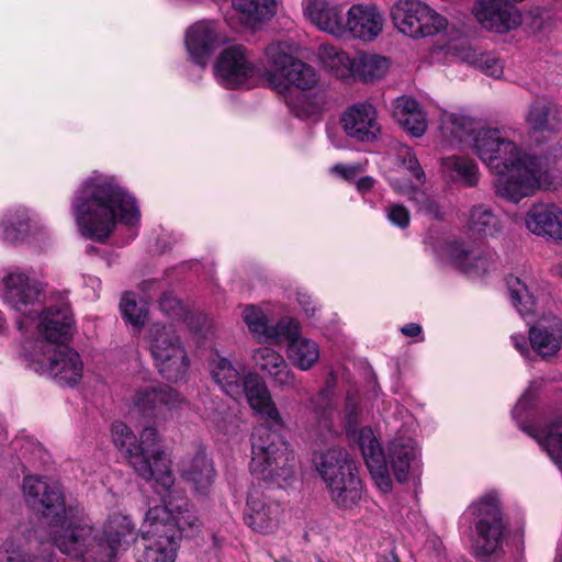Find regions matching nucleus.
Listing matches in <instances>:
<instances>
[{"instance_id":"1","label":"nucleus","mask_w":562,"mask_h":562,"mask_svg":"<svg viewBox=\"0 0 562 562\" xmlns=\"http://www.w3.org/2000/svg\"><path fill=\"white\" fill-rule=\"evenodd\" d=\"M29 505L42 510V517L52 528V542L64 553L82 562H116L136 539L131 519L111 516L101 531H95L82 510L66 508L58 483H49L36 475H25L22 484Z\"/></svg>"},{"instance_id":"2","label":"nucleus","mask_w":562,"mask_h":562,"mask_svg":"<svg viewBox=\"0 0 562 562\" xmlns=\"http://www.w3.org/2000/svg\"><path fill=\"white\" fill-rule=\"evenodd\" d=\"M71 213L85 238L104 243L119 227L133 240L139 232L140 210L135 196L110 175L94 172L71 200Z\"/></svg>"},{"instance_id":"3","label":"nucleus","mask_w":562,"mask_h":562,"mask_svg":"<svg viewBox=\"0 0 562 562\" xmlns=\"http://www.w3.org/2000/svg\"><path fill=\"white\" fill-rule=\"evenodd\" d=\"M243 394L250 407L267 423L255 428L251 435V474L280 488L288 486L294 477L295 458L288 443L271 428H282L283 418L273 402L265 381L257 373H247Z\"/></svg>"},{"instance_id":"4","label":"nucleus","mask_w":562,"mask_h":562,"mask_svg":"<svg viewBox=\"0 0 562 562\" xmlns=\"http://www.w3.org/2000/svg\"><path fill=\"white\" fill-rule=\"evenodd\" d=\"M243 394L250 407L267 423L255 428L251 435V474L280 488L288 486L294 477L295 458L288 443L271 428H282L283 418L273 402L265 381L257 373H247Z\"/></svg>"},{"instance_id":"5","label":"nucleus","mask_w":562,"mask_h":562,"mask_svg":"<svg viewBox=\"0 0 562 562\" xmlns=\"http://www.w3.org/2000/svg\"><path fill=\"white\" fill-rule=\"evenodd\" d=\"M267 79L284 98L292 114L306 121L316 113V70L290 46L272 42L265 50Z\"/></svg>"},{"instance_id":"6","label":"nucleus","mask_w":562,"mask_h":562,"mask_svg":"<svg viewBox=\"0 0 562 562\" xmlns=\"http://www.w3.org/2000/svg\"><path fill=\"white\" fill-rule=\"evenodd\" d=\"M114 446L122 451L130 465L145 481H155L159 486L170 487L175 477L170 460L159 446L155 427H145L136 438L133 430L123 422H114L111 427Z\"/></svg>"},{"instance_id":"7","label":"nucleus","mask_w":562,"mask_h":562,"mask_svg":"<svg viewBox=\"0 0 562 562\" xmlns=\"http://www.w3.org/2000/svg\"><path fill=\"white\" fill-rule=\"evenodd\" d=\"M318 476L338 509L355 513L360 508L363 483L356 461L344 448L331 447L322 453Z\"/></svg>"},{"instance_id":"8","label":"nucleus","mask_w":562,"mask_h":562,"mask_svg":"<svg viewBox=\"0 0 562 562\" xmlns=\"http://www.w3.org/2000/svg\"><path fill=\"white\" fill-rule=\"evenodd\" d=\"M22 349L29 368L37 374L48 376L61 386L74 387L80 383L83 361L74 348L43 339H29L23 342Z\"/></svg>"},{"instance_id":"9","label":"nucleus","mask_w":562,"mask_h":562,"mask_svg":"<svg viewBox=\"0 0 562 562\" xmlns=\"http://www.w3.org/2000/svg\"><path fill=\"white\" fill-rule=\"evenodd\" d=\"M0 297L4 305L19 314L16 327L23 331L33 322L49 295L46 283L34 271L22 267H9L1 277Z\"/></svg>"},{"instance_id":"10","label":"nucleus","mask_w":562,"mask_h":562,"mask_svg":"<svg viewBox=\"0 0 562 562\" xmlns=\"http://www.w3.org/2000/svg\"><path fill=\"white\" fill-rule=\"evenodd\" d=\"M148 349L160 375L180 382L190 369L188 351L172 325L156 323L147 331Z\"/></svg>"},{"instance_id":"11","label":"nucleus","mask_w":562,"mask_h":562,"mask_svg":"<svg viewBox=\"0 0 562 562\" xmlns=\"http://www.w3.org/2000/svg\"><path fill=\"white\" fill-rule=\"evenodd\" d=\"M495 192L507 201L518 203L532 195L548 180L549 161L546 157L519 155L506 170L495 172Z\"/></svg>"},{"instance_id":"12","label":"nucleus","mask_w":562,"mask_h":562,"mask_svg":"<svg viewBox=\"0 0 562 562\" xmlns=\"http://www.w3.org/2000/svg\"><path fill=\"white\" fill-rule=\"evenodd\" d=\"M469 510L474 516L476 538L473 549L477 557L487 558L502 548L506 522L496 492H487Z\"/></svg>"},{"instance_id":"13","label":"nucleus","mask_w":562,"mask_h":562,"mask_svg":"<svg viewBox=\"0 0 562 562\" xmlns=\"http://www.w3.org/2000/svg\"><path fill=\"white\" fill-rule=\"evenodd\" d=\"M168 516L164 508H149L140 532L146 541L139 562H175L179 548V530L172 527L164 528L161 520Z\"/></svg>"},{"instance_id":"14","label":"nucleus","mask_w":562,"mask_h":562,"mask_svg":"<svg viewBox=\"0 0 562 562\" xmlns=\"http://www.w3.org/2000/svg\"><path fill=\"white\" fill-rule=\"evenodd\" d=\"M394 26L413 38L427 37L442 31L445 16L420 0H398L391 10Z\"/></svg>"},{"instance_id":"15","label":"nucleus","mask_w":562,"mask_h":562,"mask_svg":"<svg viewBox=\"0 0 562 562\" xmlns=\"http://www.w3.org/2000/svg\"><path fill=\"white\" fill-rule=\"evenodd\" d=\"M42 306L35 319L38 337L45 342L60 344L67 341L74 331V316L68 302V294L63 291H53Z\"/></svg>"},{"instance_id":"16","label":"nucleus","mask_w":562,"mask_h":562,"mask_svg":"<svg viewBox=\"0 0 562 562\" xmlns=\"http://www.w3.org/2000/svg\"><path fill=\"white\" fill-rule=\"evenodd\" d=\"M259 74L256 59L243 45L222 50L214 65L216 80L226 88L249 87Z\"/></svg>"},{"instance_id":"17","label":"nucleus","mask_w":562,"mask_h":562,"mask_svg":"<svg viewBox=\"0 0 562 562\" xmlns=\"http://www.w3.org/2000/svg\"><path fill=\"white\" fill-rule=\"evenodd\" d=\"M477 157L494 172L506 170L521 155L517 145L497 128H481L472 137Z\"/></svg>"},{"instance_id":"18","label":"nucleus","mask_w":562,"mask_h":562,"mask_svg":"<svg viewBox=\"0 0 562 562\" xmlns=\"http://www.w3.org/2000/svg\"><path fill=\"white\" fill-rule=\"evenodd\" d=\"M224 43L220 24L212 20H201L186 32L184 44L190 60L204 68L214 52Z\"/></svg>"},{"instance_id":"19","label":"nucleus","mask_w":562,"mask_h":562,"mask_svg":"<svg viewBox=\"0 0 562 562\" xmlns=\"http://www.w3.org/2000/svg\"><path fill=\"white\" fill-rule=\"evenodd\" d=\"M443 255L457 270L469 277L485 274L493 263V256L490 252L474 247L471 241L460 238L446 241Z\"/></svg>"},{"instance_id":"20","label":"nucleus","mask_w":562,"mask_h":562,"mask_svg":"<svg viewBox=\"0 0 562 562\" xmlns=\"http://www.w3.org/2000/svg\"><path fill=\"white\" fill-rule=\"evenodd\" d=\"M167 495L164 496V505L155 506L154 508H164L168 516L160 519L164 528L172 527L179 530V541L184 532L193 533L199 530L201 522L196 515L193 505L184 497L181 491L173 490V484L170 487L160 486Z\"/></svg>"},{"instance_id":"21","label":"nucleus","mask_w":562,"mask_h":562,"mask_svg":"<svg viewBox=\"0 0 562 562\" xmlns=\"http://www.w3.org/2000/svg\"><path fill=\"white\" fill-rule=\"evenodd\" d=\"M134 406L144 415L151 418L165 417V413L180 409L184 397L168 385H148L136 391Z\"/></svg>"},{"instance_id":"22","label":"nucleus","mask_w":562,"mask_h":562,"mask_svg":"<svg viewBox=\"0 0 562 562\" xmlns=\"http://www.w3.org/2000/svg\"><path fill=\"white\" fill-rule=\"evenodd\" d=\"M376 116L373 104L362 101L348 106L340 117V123L349 137L358 142L372 143L380 134Z\"/></svg>"},{"instance_id":"23","label":"nucleus","mask_w":562,"mask_h":562,"mask_svg":"<svg viewBox=\"0 0 562 562\" xmlns=\"http://www.w3.org/2000/svg\"><path fill=\"white\" fill-rule=\"evenodd\" d=\"M499 2V0H476L472 7V13L483 29L505 34L520 25L521 16L517 9L503 7Z\"/></svg>"},{"instance_id":"24","label":"nucleus","mask_w":562,"mask_h":562,"mask_svg":"<svg viewBox=\"0 0 562 562\" xmlns=\"http://www.w3.org/2000/svg\"><path fill=\"white\" fill-rule=\"evenodd\" d=\"M280 504L268 499L259 486L248 492L245 522L255 531L269 533L279 524Z\"/></svg>"},{"instance_id":"25","label":"nucleus","mask_w":562,"mask_h":562,"mask_svg":"<svg viewBox=\"0 0 562 562\" xmlns=\"http://www.w3.org/2000/svg\"><path fill=\"white\" fill-rule=\"evenodd\" d=\"M358 445L378 488L384 494L390 493L393 484L389 474L386 457L370 428L360 429Z\"/></svg>"},{"instance_id":"26","label":"nucleus","mask_w":562,"mask_h":562,"mask_svg":"<svg viewBox=\"0 0 562 562\" xmlns=\"http://www.w3.org/2000/svg\"><path fill=\"white\" fill-rule=\"evenodd\" d=\"M385 19L374 4H352L347 12V34L353 38L371 42L378 38Z\"/></svg>"},{"instance_id":"27","label":"nucleus","mask_w":562,"mask_h":562,"mask_svg":"<svg viewBox=\"0 0 562 562\" xmlns=\"http://www.w3.org/2000/svg\"><path fill=\"white\" fill-rule=\"evenodd\" d=\"M525 222L532 234L562 240V210L555 204H535L527 212Z\"/></svg>"},{"instance_id":"28","label":"nucleus","mask_w":562,"mask_h":562,"mask_svg":"<svg viewBox=\"0 0 562 562\" xmlns=\"http://www.w3.org/2000/svg\"><path fill=\"white\" fill-rule=\"evenodd\" d=\"M37 227L40 221L31 210L25 206L10 209L0 218V239L15 244L24 240Z\"/></svg>"},{"instance_id":"29","label":"nucleus","mask_w":562,"mask_h":562,"mask_svg":"<svg viewBox=\"0 0 562 562\" xmlns=\"http://www.w3.org/2000/svg\"><path fill=\"white\" fill-rule=\"evenodd\" d=\"M519 427L535 438L551 460L562 469V416L552 417L544 426L519 424Z\"/></svg>"},{"instance_id":"30","label":"nucleus","mask_w":562,"mask_h":562,"mask_svg":"<svg viewBox=\"0 0 562 562\" xmlns=\"http://www.w3.org/2000/svg\"><path fill=\"white\" fill-rule=\"evenodd\" d=\"M213 381L229 396L243 395L244 367L235 366L228 358L215 352L210 362Z\"/></svg>"},{"instance_id":"31","label":"nucleus","mask_w":562,"mask_h":562,"mask_svg":"<svg viewBox=\"0 0 562 562\" xmlns=\"http://www.w3.org/2000/svg\"><path fill=\"white\" fill-rule=\"evenodd\" d=\"M393 117L414 137H420L427 130V116L419 103L412 97L402 95L393 104Z\"/></svg>"},{"instance_id":"32","label":"nucleus","mask_w":562,"mask_h":562,"mask_svg":"<svg viewBox=\"0 0 562 562\" xmlns=\"http://www.w3.org/2000/svg\"><path fill=\"white\" fill-rule=\"evenodd\" d=\"M256 367L269 374L281 386H291L294 376L283 357L270 347H259L252 351Z\"/></svg>"},{"instance_id":"33","label":"nucleus","mask_w":562,"mask_h":562,"mask_svg":"<svg viewBox=\"0 0 562 562\" xmlns=\"http://www.w3.org/2000/svg\"><path fill=\"white\" fill-rule=\"evenodd\" d=\"M392 187L397 193L407 196L416 205L418 212L434 220H443V206L437 196L428 194L409 181L395 179L392 181Z\"/></svg>"},{"instance_id":"34","label":"nucleus","mask_w":562,"mask_h":562,"mask_svg":"<svg viewBox=\"0 0 562 562\" xmlns=\"http://www.w3.org/2000/svg\"><path fill=\"white\" fill-rule=\"evenodd\" d=\"M215 475L213 461L204 452H198L182 471V477L191 484L194 492L199 495H207L210 493Z\"/></svg>"},{"instance_id":"35","label":"nucleus","mask_w":562,"mask_h":562,"mask_svg":"<svg viewBox=\"0 0 562 562\" xmlns=\"http://www.w3.org/2000/svg\"><path fill=\"white\" fill-rule=\"evenodd\" d=\"M529 344L532 350L542 358L554 356L562 345V322L554 319L549 326H531Z\"/></svg>"},{"instance_id":"36","label":"nucleus","mask_w":562,"mask_h":562,"mask_svg":"<svg viewBox=\"0 0 562 562\" xmlns=\"http://www.w3.org/2000/svg\"><path fill=\"white\" fill-rule=\"evenodd\" d=\"M418 451L413 442L394 440L389 446L387 459L395 479L403 483L417 464Z\"/></svg>"},{"instance_id":"37","label":"nucleus","mask_w":562,"mask_h":562,"mask_svg":"<svg viewBox=\"0 0 562 562\" xmlns=\"http://www.w3.org/2000/svg\"><path fill=\"white\" fill-rule=\"evenodd\" d=\"M318 66L339 79L352 78L353 59L341 49L322 44L318 46Z\"/></svg>"},{"instance_id":"38","label":"nucleus","mask_w":562,"mask_h":562,"mask_svg":"<svg viewBox=\"0 0 562 562\" xmlns=\"http://www.w3.org/2000/svg\"><path fill=\"white\" fill-rule=\"evenodd\" d=\"M390 67V60L376 54H362L353 59L352 78L366 83H372L382 79Z\"/></svg>"},{"instance_id":"39","label":"nucleus","mask_w":562,"mask_h":562,"mask_svg":"<svg viewBox=\"0 0 562 562\" xmlns=\"http://www.w3.org/2000/svg\"><path fill=\"white\" fill-rule=\"evenodd\" d=\"M526 122L535 132H557L561 126L554 106L542 100H536L529 105Z\"/></svg>"},{"instance_id":"40","label":"nucleus","mask_w":562,"mask_h":562,"mask_svg":"<svg viewBox=\"0 0 562 562\" xmlns=\"http://www.w3.org/2000/svg\"><path fill=\"white\" fill-rule=\"evenodd\" d=\"M32 548H27L15 540H7L0 550V562H52V552L48 548L38 549L36 554L32 553Z\"/></svg>"},{"instance_id":"41","label":"nucleus","mask_w":562,"mask_h":562,"mask_svg":"<svg viewBox=\"0 0 562 562\" xmlns=\"http://www.w3.org/2000/svg\"><path fill=\"white\" fill-rule=\"evenodd\" d=\"M233 8L249 24L261 22L274 14V0H232Z\"/></svg>"},{"instance_id":"42","label":"nucleus","mask_w":562,"mask_h":562,"mask_svg":"<svg viewBox=\"0 0 562 562\" xmlns=\"http://www.w3.org/2000/svg\"><path fill=\"white\" fill-rule=\"evenodd\" d=\"M318 30L335 36L347 34V20L342 10L337 5H329L326 1L318 0Z\"/></svg>"},{"instance_id":"43","label":"nucleus","mask_w":562,"mask_h":562,"mask_svg":"<svg viewBox=\"0 0 562 562\" xmlns=\"http://www.w3.org/2000/svg\"><path fill=\"white\" fill-rule=\"evenodd\" d=\"M501 229V223L491 209L473 206L470 213L469 231L479 236H493Z\"/></svg>"},{"instance_id":"44","label":"nucleus","mask_w":562,"mask_h":562,"mask_svg":"<svg viewBox=\"0 0 562 562\" xmlns=\"http://www.w3.org/2000/svg\"><path fill=\"white\" fill-rule=\"evenodd\" d=\"M443 166L450 172L451 180L461 181L468 187H474L477 183V166L473 160L452 156L443 160Z\"/></svg>"},{"instance_id":"45","label":"nucleus","mask_w":562,"mask_h":562,"mask_svg":"<svg viewBox=\"0 0 562 562\" xmlns=\"http://www.w3.org/2000/svg\"><path fill=\"white\" fill-rule=\"evenodd\" d=\"M120 310L126 323L137 329L144 326L148 316L147 303L142 299H137L136 295L131 292H126L122 296Z\"/></svg>"},{"instance_id":"46","label":"nucleus","mask_w":562,"mask_h":562,"mask_svg":"<svg viewBox=\"0 0 562 562\" xmlns=\"http://www.w3.org/2000/svg\"><path fill=\"white\" fill-rule=\"evenodd\" d=\"M462 59L493 78H499L503 74V63L494 54L468 48L463 52Z\"/></svg>"},{"instance_id":"47","label":"nucleus","mask_w":562,"mask_h":562,"mask_svg":"<svg viewBox=\"0 0 562 562\" xmlns=\"http://www.w3.org/2000/svg\"><path fill=\"white\" fill-rule=\"evenodd\" d=\"M289 359L301 370L312 368L316 361V345L300 336L288 346Z\"/></svg>"},{"instance_id":"48","label":"nucleus","mask_w":562,"mask_h":562,"mask_svg":"<svg viewBox=\"0 0 562 562\" xmlns=\"http://www.w3.org/2000/svg\"><path fill=\"white\" fill-rule=\"evenodd\" d=\"M299 336V323L291 317H281L276 325H268L262 341L286 344L289 346Z\"/></svg>"},{"instance_id":"49","label":"nucleus","mask_w":562,"mask_h":562,"mask_svg":"<svg viewBox=\"0 0 562 562\" xmlns=\"http://www.w3.org/2000/svg\"><path fill=\"white\" fill-rule=\"evenodd\" d=\"M202 417L210 426L223 434L231 431L235 418L225 404L213 400L211 406L205 407Z\"/></svg>"},{"instance_id":"50","label":"nucleus","mask_w":562,"mask_h":562,"mask_svg":"<svg viewBox=\"0 0 562 562\" xmlns=\"http://www.w3.org/2000/svg\"><path fill=\"white\" fill-rule=\"evenodd\" d=\"M508 290L513 304L520 315H528L535 311V296L529 292L527 285L516 277H509L507 280Z\"/></svg>"},{"instance_id":"51","label":"nucleus","mask_w":562,"mask_h":562,"mask_svg":"<svg viewBox=\"0 0 562 562\" xmlns=\"http://www.w3.org/2000/svg\"><path fill=\"white\" fill-rule=\"evenodd\" d=\"M243 321L247 325L251 335L262 342L265 334L267 333L268 318L263 311L256 305H247L243 311Z\"/></svg>"},{"instance_id":"52","label":"nucleus","mask_w":562,"mask_h":562,"mask_svg":"<svg viewBox=\"0 0 562 562\" xmlns=\"http://www.w3.org/2000/svg\"><path fill=\"white\" fill-rule=\"evenodd\" d=\"M160 311L175 321H182L187 314V307L171 293H165L159 301Z\"/></svg>"},{"instance_id":"53","label":"nucleus","mask_w":562,"mask_h":562,"mask_svg":"<svg viewBox=\"0 0 562 562\" xmlns=\"http://www.w3.org/2000/svg\"><path fill=\"white\" fill-rule=\"evenodd\" d=\"M401 164L405 170L417 181L418 184H424L426 181V175L416 157V155L409 149H405L398 155Z\"/></svg>"},{"instance_id":"54","label":"nucleus","mask_w":562,"mask_h":562,"mask_svg":"<svg viewBox=\"0 0 562 562\" xmlns=\"http://www.w3.org/2000/svg\"><path fill=\"white\" fill-rule=\"evenodd\" d=\"M450 123L452 126L451 134L461 143L471 137L474 132L473 121L468 116L453 114L450 116Z\"/></svg>"},{"instance_id":"55","label":"nucleus","mask_w":562,"mask_h":562,"mask_svg":"<svg viewBox=\"0 0 562 562\" xmlns=\"http://www.w3.org/2000/svg\"><path fill=\"white\" fill-rule=\"evenodd\" d=\"M386 218L392 225L405 229L411 223V213L406 206L401 203H392L385 207Z\"/></svg>"},{"instance_id":"56","label":"nucleus","mask_w":562,"mask_h":562,"mask_svg":"<svg viewBox=\"0 0 562 562\" xmlns=\"http://www.w3.org/2000/svg\"><path fill=\"white\" fill-rule=\"evenodd\" d=\"M182 321L194 333H202L211 326V319L203 313H191L188 311Z\"/></svg>"},{"instance_id":"57","label":"nucleus","mask_w":562,"mask_h":562,"mask_svg":"<svg viewBox=\"0 0 562 562\" xmlns=\"http://www.w3.org/2000/svg\"><path fill=\"white\" fill-rule=\"evenodd\" d=\"M330 171L345 180H353L362 171V167L360 164H336L330 168Z\"/></svg>"},{"instance_id":"58","label":"nucleus","mask_w":562,"mask_h":562,"mask_svg":"<svg viewBox=\"0 0 562 562\" xmlns=\"http://www.w3.org/2000/svg\"><path fill=\"white\" fill-rule=\"evenodd\" d=\"M82 280L83 286L87 290H90V292H88L86 296L92 300L98 299L99 291L101 289V280L94 276H82Z\"/></svg>"},{"instance_id":"59","label":"nucleus","mask_w":562,"mask_h":562,"mask_svg":"<svg viewBox=\"0 0 562 562\" xmlns=\"http://www.w3.org/2000/svg\"><path fill=\"white\" fill-rule=\"evenodd\" d=\"M532 405V397L528 394H524L518 400L517 404L512 411L513 418L518 420L522 413Z\"/></svg>"},{"instance_id":"60","label":"nucleus","mask_w":562,"mask_h":562,"mask_svg":"<svg viewBox=\"0 0 562 562\" xmlns=\"http://www.w3.org/2000/svg\"><path fill=\"white\" fill-rule=\"evenodd\" d=\"M514 347L520 352L521 356L528 357L530 355L529 344L527 338L521 334H514L510 336Z\"/></svg>"},{"instance_id":"61","label":"nucleus","mask_w":562,"mask_h":562,"mask_svg":"<svg viewBox=\"0 0 562 562\" xmlns=\"http://www.w3.org/2000/svg\"><path fill=\"white\" fill-rule=\"evenodd\" d=\"M303 12L305 18L316 25V0H303Z\"/></svg>"},{"instance_id":"62","label":"nucleus","mask_w":562,"mask_h":562,"mask_svg":"<svg viewBox=\"0 0 562 562\" xmlns=\"http://www.w3.org/2000/svg\"><path fill=\"white\" fill-rule=\"evenodd\" d=\"M336 381H337L336 375L333 372H330L328 374V378L326 379L325 389L322 392H318V398L319 397H324V398L329 397V395L331 394L333 390L336 386Z\"/></svg>"},{"instance_id":"63","label":"nucleus","mask_w":562,"mask_h":562,"mask_svg":"<svg viewBox=\"0 0 562 562\" xmlns=\"http://www.w3.org/2000/svg\"><path fill=\"white\" fill-rule=\"evenodd\" d=\"M401 331L407 337H417L422 334L423 330L420 325L416 323H408L401 328Z\"/></svg>"},{"instance_id":"64","label":"nucleus","mask_w":562,"mask_h":562,"mask_svg":"<svg viewBox=\"0 0 562 562\" xmlns=\"http://www.w3.org/2000/svg\"><path fill=\"white\" fill-rule=\"evenodd\" d=\"M373 183H374V180L371 177H369V176L361 177L357 181V188L361 192H367L372 189Z\"/></svg>"}]
</instances>
